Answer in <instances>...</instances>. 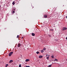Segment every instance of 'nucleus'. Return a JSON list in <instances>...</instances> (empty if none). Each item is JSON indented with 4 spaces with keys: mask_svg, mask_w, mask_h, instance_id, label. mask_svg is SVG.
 I'll return each instance as SVG.
<instances>
[{
    "mask_svg": "<svg viewBox=\"0 0 67 67\" xmlns=\"http://www.w3.org/2000/svg\"><path fill=\"white\" fill-rule=\"evenodd\" d=\"M13 53V52H10L8 56H11V55H12V54Z\"/></svg>",
    "mask_w": 67,
    "mask_h": 67,
    "instance_id": "1",
    "label": "nucleus"
},
{
    "mask_svg": "<svg viewBox=\"0 0 67 67\" xmlns=\"http://www.w3.org/2000/svg\"><path fill=\"white\" fill-rule=\"evenodd\" d=\"M30 60V59H27L25 60V61L26 62H29Z\"/></svg>",
    "mask_w": 67,
    "mask_h": 67,
    "instance_id": "2",
    "label": "nucleus"
},
{
    "mask_svg": "<svg viewBox=\"0 0 67 67\" xmlns=\"http://www.w3.org/2000/svg\"><path fill=\"white\" fill-rule=\"evenodd\" d=\"M67 27H64L63 28V30H67Z\"/></svg>",
    "mask_w": 67,
    "mask_h": 67,
    "instance_id": "3",
    "label": "nucleus"
},
{
    "mask_svg": "<svg viewBox=\"0 0 67 67\" xmlns=\"http://www.w3.org/2000/svg\"><path fill=\"white\" fill-rule=\"evenodd\" d=\"M42 57H43V56H42V55H40L39 56V58H42Z\"/></svg>",
    "mask_w": 67,
    "mask_h": 67,
    "instance_id": "4",
    "label": "nucleus"
},
{
    "mask_svg": "<svg viewBox=\"0 0 67 67\" xmlns=\"http://www.w3.org/2000/svg\"><path fill=\"white\" fill-rule=\"evenodd\" d=\"M13 61L12 60H11L9 62V63H12Z\"/></svg>",
    "mask_w": 67,
    "mask_h": 67,
    "instance_id": "5",
    "label": "nucleus"
},
{
    "mask_svg": "<svg viewBox=\"0 0 67 67\" xmlns=\"http://www.w3.org/2000/svg\"><path fill=\"white\" fill-rule=\"evenodd\" d=\"M32 35L33 36H35V34L34 33H32Z\"/></svg>",
    "mask_w": 67,
    "mask_h": 67,
    "instance_id": "6",
    "label": "nucleus"
},
{
    "mask_svg": "<svg viewBox=\"0 0 67 67\" xmlns=\"http://www.w3.org/2000/svg\"><path fill=\"white\" fill-rule=\"evenodd\" d=\"M46 58L47 60H49V57H47Z\"/></svg>",
    "mask_w": 67,
    "mask_h": 67,
    "instance_id": "7",
    "label": "nucleus"
},
{
    "mask_svg": "<svg viewBox=\"0 0 67 67\" xmlns=\"http://www.w3.org/2000/svg\"><path fill=\"white\" fill-rule=\"evenodd\" d=\"M15 13V11H13L12 13V14H14V13Z\"/></svg>",
    "mask_w": 67,
    "mask_h": 67,
    "instance_id": "8",
    "label": "nucleus"
},
{
    "mask_svg": "<svg viewBox=\"0 0 67 67\" xmlns=\"http://www.w3.org/2000/svg\"><path fill=\"white\" fill-rule=\"evenodd\" d=\"M12 4L13 5H14L15 4V2H13L12 3Z\"/></svg>",
    "mask_w": 67,
    "mask_h": 67,
    "instance_id": "9",
    "label": "nucleus"
},
{
    "mask_svg": "<svg viewBox=\"0 0 67 67\" xmlns=\"http://www.w3.org/2000/svg\"><path fill=\"white\" fill-rule=\"evenodd\" d=\"M8 65H9L8 64H6L5 65V67H7V66H8Z\"/></svg>",
    "mask_w": 67,
    "mask_h": 67,
    "instance_id": "10",
    "label": "nucleus"
},
{
    "mask_svg": "<svg viewBox=\"0 0 67 67\" xmlns=\"http://www.w3.org/2000/svg\"><path fill=\"white\" fill-rule=\"evenodd\" d=\"M36 53H37V54H40V52H36Z\"/></svg>",
    "mask_w": 67,
    "mask_h": 67,
    "instance_id": "11",
    "label": "nucleus"
},
{
    "mask_svg": "<svg viewBox=\"0 0 67 67\" xmlns=\"http://www.w3.org/2000/svg\"><path fill=\"white\" fill-rule=\"evenodd\" d=\"M19 67H22V66H21V64H20L19 65Z\"/></svg>",
    "mask_w": 67,
    "mask_h": 67,
    "instance_id": "12",
    "label": "nucleus"
},
{
    "mask_svg": "<svg viewBox=\"0 0 67 67\" xmlns=\"http://www.w3.org/2000/svg\"><path fill=\"white\" fill-rule=\"evenodd\" d=\"M41 53H43L44 52V51H43V50H42L41 51Z\"/></svg>",
    "mask_w": 67,
    "mask_h": 67,
    "instance_id": "13",
    "label": "nucleus"
},
{
    "mask_svg": "<svg viewBox=\"0 0 67 67\" xmlns=\"http://www.w3.org/2000/svg\"><path fill=\"white\" fill-rule=\"evenodd\" d=\"M43 50L44 51H45V50H46V48H43Z\"/></svg>",
    "mask_w": 67,
    "mask_h": 67,
    "instance_id": "14",
    "label": "nucleus"
},
{
    "mask_svg": "<svg viewBox=\"0 0 67 67\" xmlns=\"http://www.w3.org/2000/svg\"><path fill=\"white\" fill-rule=\"evenodd\" d=\"M55 61H57V62H58V60L56 59H55Z\"/></svg>",
    "mask_w": 67,
    "mask_h": 67,
    "instance_id": "15",
    "label": "nucleus"
},
{
    "mask_svg": "<svg viewBox=\"0 0 67 67\" xmlns=\"http://www.w3.org/2000/svg\"><path fill=\"white\" fill-rule=\"evenodd\" d=\"M52 65H49L48 66V67H51V66Z\"/></svg>",
    "mask_w": 67,
    "mask_h": 67,
    "instance_id": "16",
    "label": "nucleus"
},
{
    "mask_svg": "<svg viewBox=\"0 0 67 67\" xmlns=\"http://www.w3.org/2000/svg\"><path fill=\"white\" fill-rule=\"evenodd\" d=\"M52 58H54V56L52 55L51 56Z\"/></svg>",
    "mask_w": 67,
    "mask_h": 67,
    "instance_id": "17",
    "label": "nucleus"
},
{
    "mask_svg": "<svg viewBox=\"0 0 67 67\" xmlns=\"http://www.w3.org/2000/svg\"><path fill=\"white\" fill-rule=\"evenodd\" d=\"M19 35H18L17 36V38H19Z\"/></svg>",
    "mask_w": 67,
    "mask_h": 67,
    "instance_id": "18",
    "label": "nucleus"
},
{
    "mask_svg": "<svg viewBox=\"0 0 67 67\" xmlns=\"http://www.w3.org/2000/svg\"><path fill=\"white\" fill-rule=\"evenodd\" d=\"M18 46L19 47V46H20V44H18Z\"/></svg>",
    "mask_w": 67,
    "mask_h": 67,
    "instance_id": "19",
    "label": "nucleus"
},
{
    "mask_svg": "<svg viewBox=\"0 0 67 67\" xmlns=\"http://www.w3.org/2000/svg\"><path fill=\"white\" fill-rule=\"evenodd\" d=\"M44 17H47V16L46 15H44Z\"/></svg>",
    "mask_w": 67,
    "mask_h": 67,
    "instance_id": "20",
    "label": "nucleus"
},
{
    "mask_svg": "<svg viewBox=\"0 0 67 67\" xmlns=\"http://www.w3.org/2000/svg\"><path fill=\"white\" fill-rule=\"evenodd\" d=\"M25 67H30V66H26Z\"/></svg>",
    "mask_w": 67,
    "mask_h": 67,
    "instance_id": "21",
    "label": "nucleus"
},
{
    "mask_svg": "<svg viewBox=\"0 0 67 67\" xmlns=\"http://www.w3.org/2000/svg\"><path fill=\"white\" fill-rule=\"evenodd\" d=\"M47 56H48V54H47L46 55V57H47Z\"/></svg>",
    "mask_w": 67,
    "mask_h": 67,
    "instance_id": "22",
    "label": "nucleus"
},
{
    "mask_svg": "<svg viewBox=\"0 0 67 67\" xmlns=\"http://www.w3.org/2000/svg\"><path fill=\"white\" fill-rule=\"evenodd\" d=\"M49 55H50L49 54L48 55V57H49Z\"/></svg>",
    "mask_w": 67,
    "mask_h": 67,
    "instance_id": "23",
    "label": "nucleus"
},
{
    "mask_svg": "<svg viewBox=\"0 0 67 67\" xmlns=\"http://www.w3.org/2000/svg\"><path fill=\"white\" fill-rule=\"evenodd\" d=\"M66 40H67V37H66Z\"/></svg>",
    "mask_w": 67,
    "mask_h": 67,
    "instance_id": "24",
    "label": "nucleus"
},
{
    "mask_svg": "<svg viewBox=\"0 0 67 67\" xmlns=\"http://www.w3.org/2000/svg\"><path fill=\"white\" fill-rule=\"evenodd\" d=\"M54 61H56V60H54Z\"/></svg>",
    "mask_w": 67,
    "mask_h": 67,
    "instance_id": "25",
    "label": "nucleus"
},
{
    "mask_svg": "<svg viewBox=\"0 0 67 67\" xmlns=\"http://www.w3.org/2000/svg\"><path fill=\"white\" fill-rule=\"evenodd\" d=\"M0 8H1V6L0 5Z\"/></svg>",
    "mask_w": 67,
    "mask_h": 67,
    "instance_id": "26",
    "label": "nucleus"
},
{
    "mask_svg": "<svg viewBox=\"0 0 67 67\" xmlns=\"http://www.w3.org/2000/svg\"><path fill=\"white\" fill-rule=\"evenodd\" d=\"M52 30V31H53V30Z\"/></svg>",
    "mask_w": 67,
    "mask_h": 67,
    "instance_id": "27",
    "label": "nucleus"
},
{
    "mask_svg": "<svg viewBox=\"0 0 67 67\" xmlns=\"http://www.w3.org/2000/svg\"><path fill=\"white\" fill-rule=\"evenodd\" d=\"M45 18H46V17H45Z\"/></svg>",
    "mask_w": 67,
    "mask_h": 67,
    "instance_id": "28",
    "label": "nucleus"
},
{
    "mask_svg": "<svg viewBox=\"0 0 67 67\" xmlns=\"http://www.w3.org/2000/svg\"><path fill=\"white\" fill-rule=\"evenodd\" d=\"M66 19H67V17H66Z\"/></svg>",
    "mask_w": 67,
    "mask_h": 67,
    "instance_id": "29",
    "label": "nucleus"
},
{
    "mask_svg": "<svg viewBox=\"0 0 67 67\" xmlns=\"http://www.w3.org/2000/svg\"><path fill=\"white\" fill-rule=\"evenodd\" d=\"M66 17H67V16H66Z\"/></svg>",
    "mask_w": 67,
    "mask_h": 67,
    "instance_id": "30",
    "label": "nucleus"
},
{
    "mask_svg": "<svg viewBox=\"0 0 67 67\" xmlns=\"http://www.w3.org/2000/svg\"><path fill=\"white\" fill-rule=\"evenodd\" d=\"M17 18H18V17H17Z\"/></svg>",
    "mask_w": 67,
    "mask_h": 67,
    "instance_id": "31",
    "label": "nucleus"
}]
</instances>
